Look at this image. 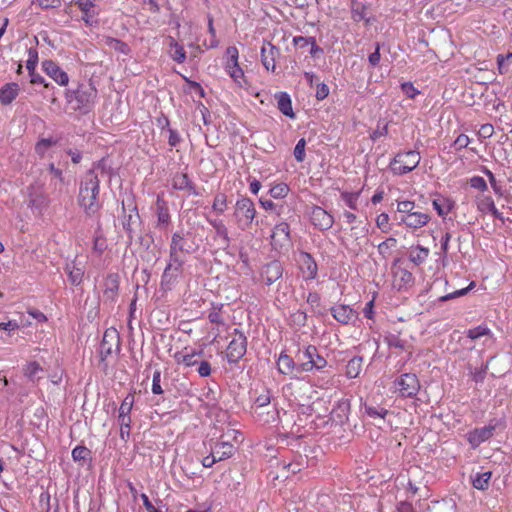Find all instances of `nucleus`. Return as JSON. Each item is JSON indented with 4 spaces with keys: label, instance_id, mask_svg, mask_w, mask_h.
Segmentation results:
<instances>
[{
    "label": "nucleus",
    "instance_id": "1",
    "mask_svg": "<svg viewBox=\"0 0 512 512\" xmlns=\"http://www.w3.org/2000/svg\"><path fill=\"white\" fill-rule=\"evenodd\" d=\"M99 192L100 180L94 169H90L80 183L78 194V204L89 217L95 215L101 208L98 200Z\"/></svg>",
    "mask_w": 512,
    "mask_h": 512
},
{
    "label": "nucleus",
    "instance_id": "2",
    "mask_svg": "<svg viewBox=\"0 0 512 512\" xmlns=\"http://www.w3.org/2000/svg\"><path fill=\"white\" fill-rule=\"evenodd\" d=\"M65 98L71 110L86 115L94 109L97 89L91 82L80 83L76 89H67Z\"/></svg>",
    "mask_w": 512,
    "mask_h": 512
},
{
    "label": "nucleus",
    "instance_id": "3",
    "mask_svg": "<svg viewBox=\"0 0 512 512\" xmlns=\"http://www.w3.org/2000/svg\"><path fill=\"white\" fill-rule=\"evenodd\" d=\"M256 213L254 202L246 196H241L234 205L232 216L237 227L246 231L251 227Z\"/></svg>",
    "mask_w": 512,
    "mask_h": 512
},
{
    "label": "nucleus",
    "instance_id": "4",
    "mask_svg": "<svg viewBox=\"0 0 512 512\" xmlns=\"http://www.w3.org/2000/svg\"><path fill=\"white\" fill-rule=\"evenodd\" d=\"M122 210V227L127 233V243L130 245L137 230L140 228L142 221L138 213L137 206L132 198H128L126 201H122Z\"/></svg>",
    "mask_w": 512,
    "mask_h": 512
},
{
    "label": "nucleus",
    "instance_id": "5",
    "mask_svg": "<svg viewBox=\"0 0 512 512\" xmlns=\"http://www.w3.org/2000/svg\"><path fill=\"white\" fill-rule=\"evenodd\" d=\"M421 161V154L417 150L410 149L400 152L390 162V169L394 175H405L415 169Z\"/></svg>",
    "mask_w": 512,
    "mask_h": 512
},
{
    "label": "nucleus",
    "instance_id": "6",
    "mask_svg": "<svg viewBox=\"0 0 512 512\" xmlns=\"http://www.w3.org/2000/svg\"><path fill=\"white\" fill-rule=\"evenodd\" d=\"M392 388L401 398H413L419 393L421 383L415 373H403L395 378Z\"/></svg>",
    "mask_w": 512,
    "mask_h": 512
},
{
    "label": "nucleus",
    "instance_id": "7",
    "mask_svg": "<svg viewBox=\"0 0 512 512\" xmlns=\"http://www.w3.org/2000/svg\"><path fill=\"white\" fill-rule=\"evenodd\" d=\"M184 261H176L169 259L160 281V291L167 293L171 291L178 282L183 272Z\"/></svg>",
    "mask_w": 512,
    "mask_h": 512
},
{
    "label": "nucleus",
    "instance_id": "8",
    "mask_svg": "<svg viewBox=\"0 0 512 512\" xmlns=\"http://www.w3.org/2000/svg\"><path fill=\"white\" fill-rule=\"evenodd\" d=\"M234 333L238 338H234L227 347L226 357L231 364H236L245 355L247 350V338L239 329H235Z\"/></svg>",
    "mask_w": 512,
    "mask_h": 512
},
{
    "label": "nucleus",
    "instance_id": "9",
    "mask_svg": "<svg viewBox=\"0 0 512 512\" xmlns=\"http://www.w3.org/2000/svg\"><path fill=\"white\" fill-rule=\"evenodd\" d=\"M192 252V247L188 245L187 240L184 238L182 233L175 232L172 234L171 243L169 246V259L185 262L182 254H191Z\"/></svg>",
    "mask_w": 512,
    "mask_h": 512
},
{
    "label": "nucleus",
    "instance_id": "10",
    "mask_svg": "<svg viewBox=\"0 0 512 512\" xmlns=\"http://www.w3.org/2000/svg\"><path fill=\"white\" fill-rule=\"evenodd\" d=\"M283 272L282 263L279 260H272L261 267L260 278L267 286H270L282 277Z\"/></svg>",
    "mask_w": 512,
    "mask_h": 512
},
{
    "label": "nucleus",
    "instance_id": "11",
    "mask_svg": "<svg viewBox=\"0 0 512 512\" xmlns=\"http://www.w3.org/2000/svg\"><path fill=\"white\" fill-rule=\"evenodd\" d=\"M226 54L228 56L226 71L230 77L242 87L241 80L245 83L246 81L244 80V72L238 64V49L235 46H229L226 50Z\"/></svg>",
    "mask_w": 512,
    "mask_h": 512
},
{
    "label": "nucleus",
    "instance_id": "12",
    "mask_svg": "<svg viewBox=\"0 0 512 512\" xmlns=\"http://www.w3.org/2000/svg\"><path fill=\"white\" fill-rule=\"evenodd\" d=\"M120 350V337L115 329H107L100 343V358L105 361L113 353V347Z\"/></svg>",
    "mask_w": 512,
    "mask_h": 512
},
{
    "label": "nucleus",
    "instance_id": "13",
    "mask_svg": "<svg viewBox=\"0 0 512 512\" xmlns=\"http://www.w3.org/2000/svg\"><path fill=\"white\" fill-rule=\"evenodd\" d=\"M120 276L118 273H109L104 280L103 299L104 303L113 304L119 294Z\"/></svg>",
    "mask_w": 512,
    "mask_h": 512
},
{
    "label": "nucleus",
    "instance_id": "14",
    "mask_svg": "<svg viewBox=\"0 0 512 512\" xmlns=\"http://www.w3.org/2000/svg\"><path fill=\"white\" fill-rule=\"evenodd\" d=\"M414 284V277L411 271L396 267L392 271V286L398 291H404L410 289Z\"/></svg>",
    "mask_w": 512,
    "mask_h": 512
},
{
    "label": "nucleus",
    "instance_id": "15",
    "mask_svg": "<svg viewBox=\"0 0 512 512\" xmlns=\"http://www.w3.org/2000/svg\"><path fill=\"white\" fill-rule=\"evenodd\" d=\"M280 55V49L271 42L264 41L261 47V62L266 70L275 72L276 59Z\"/></svg>",
    "mask_w": 512,
    "mask_h": 512
},
{
    "label": "nucleus",
    "instance_id": "16",
    "mask_svg": "<svg viewBox=\"0 0 512 512\" xmlns=\"http://www.w3.org/2000/svg\"><path fill=\"white\" fill-rule=\"evenodd\" d=\"M297 263L303 274V277L306 280H312L316 278L318 267L311 254L303 251L300 252L297 258Z\"/></svg>",
    "mask_w": 512,
    "mask_h": 512
},
{
    "label": "nucleus",
    "instance_id": "17",
    "mask_svg": "<svg viewBox=\"0 0 512 512\" xmlns=\"http://www.w3.org/2000/svg\"><path fill=\"white\" fill-rule=\"evenodd\" d=\"M495 433V426L488 425L481 428H475L467 433V441L473 449L478 447L482 442L492 438Z\"/></svg>",
    "mask_w": 512,
    "mask_h": 512
},
{
    "label": "nucleus",
    "instance_id": "18",
    "mask_svg": "<svg viewBox=\"0 0 512 512\" xmlns=\"http://www.w3.org/2000/svg\"><path fill=\"white\" fill-rule=\"evenodd\" d=\"M311 223L320 230H327L333 224V217L319 206L312 207L310 211Z\"/></svg>",
    "mask_w": 512,
    "mask_h": 512
},
{
    "label": "nucleus",
    "instance_id": "19",
    "mask_svg": "<svg viewBox=\"0 0 512 512\" xmlns=\"http://www.w3.org/2000/svg\"><path fill=\"white\" fill-rule=\"evenodd\" d=\"M42 69L51 77L56 83L61 86H66L69 82L68 74L63 71L54 61L45 60L42 62Z\"/></svg>",
    "mask_w": 512,
    "mask_h": 512
},
{
    "label": "nucleus",
    "instance_id": "20",
    "mask_svg": "<svg viewBox=\"0 0 512 512\" xmlns=\"http://www.w3.org/2000/svg\"><path fill=\"white\" fill-rule=\"evenodd\" d=\"M172 188L178 191H187L190 195L201 196V193L186 173L177 172L174 174Z\"/></svg>",
    "mask_w": 512,
    "mask_h": 512
},
{
    "label": "nucleus",
    "instance_id": "21",
    "mask_svg": "<svg viewBox=\"0 0 512 512\" xmlns=\"http://www.w3.org/2000/svg\"><path fill=\"white\" fill-rule=\"evenodd\" d=\"M477 210L482 214H492L496 218H501L502 214L495 205V201L488 194L480 193L475 198Z\"/></svg>",
    "mask_w": 512,
    "mask_h": 512
},
{
    "label": "nucleus",
    "instance_id": "22",
    "mask_svg": "<svg viewBox=\"0 0 512 512\" xmlns=\"http://www.w3.org/2000/svg\"><path fill=\"white\" fill-rule=\"evenodd\" d=\"M310 349V345L304 346L303 348L298 347L295 352L294 359L296 363V374H300L303 372L312 371V366L310 365V356L312 355Z\"/></svg>",
    "mask_w": 512,
    "mask_h": 512
},
{
    "label": "nucleus",
    "instance_id": "23",
    "mask_svg": "<svg viewBox=\"0 0 512 512\" xmlns=\"http://www.w3.org/2000/svg\"><path fill=\"white\" fill-rule=\"evenodd\" d=\"M212 455H215L217 462L226 460L232 457L236 451L234 445L227 441H217L210 446Z\"/></svg>",
    "mask_w": 512,
    "mask_h": 512
},
{
    "label": "nucleus",
    "instance_id": "24",
    "mask_svg": "<svg viewBox=\"0 0 512 512\" xmlns=\"http://www.w3.org/2000/svg\"><path fill=\"white\" fill-rule=\"evenodd\" d=\"M272 244L280 247L290 242V227L288 223L281 222L277 224L271 234Z\"/></svg>",
    "mask_w": 512,
    "mask_h": 512
},
{
    "label": "nucleus",
    "instance_id": "25",
    "mask_svg": "<svg viewBox=\"0 0 512 512\" xmlns=\"http://www.w3.org/2000/svg\"><path fill=\"white\" fill-rule=\"evenodd\" d=\"M430 222L431 215L416 206V210L410 215V218L407 219V223L404 226L416 230L426 226Z\"/></svg>",
    "mask_w": 512,
    "mask_h": 512
},
{
    "label": "nucleus",
    "instance_id": "26",
    "mask_svg": "<svg viewBox=\"0 0 512 512\" xmlns=\"http://www.w3.org/2000/svg\"><path fill=\"white\" fill-rule=\"evenodd\" d=\"M465 334L466 337L473 342L480 339H484L482 343L493 340V332L486 325H479L477 327L470 328L465 332Z\"/></svg>",
    "mask_w": 512,
    "mask_h": 512
},
{
    "label": "nucleus",
    "instance_id": "27",
    "mask_svg": "<svg viewBox=\"0 0 512 512\" xmlns=\"http://www.w3.org/2000/svg\"><path fill=\"white\" fill-rule=\"evenodd\" d=\"M277 369L283 375L296 374V363L294 356L282 352L277 360Z\"/></svg>",
    "mask_w": 512,
    "mask_h": 512
},
{
    "label": "nucleus",
    "instance_id": "28",
    "mask_svg": "<svg viewBox=\"0 0 512 512\" xmlns=\"http://www.w3.org/2000/svg\"><path fill=\"white\" fill-rule=\"evenodd\" d=\"M19 91H20V87L17 83H15V82L6 83L0 89V102L3 105L11 104L18 96Z\"/></svg>",
    "mask_w": 512,
    "mask_h": 512
},
{
    "label": "nucleus",
    "instance_id": "29",
    "mask_svg": "<svg viewBox=\"0 0 512 512\" xmlns=\"http://www.w3.org/2000/svg\"><path fill=\"white\" fill-rule=\"evenodd\" d=\"M416 204L414 201L403 200L397 201V213L399 223L405 225L410 215L416 210Z\"/></svg>",
    "mask_w": 512,
    "mask_h": 512
},
{
    "label": "nucleus",
    "instance_id": "30",
    "mask_svg": "<svg viewBox=\"0 0 512 512\" xmlns=\"http://www.w3.org/2000/svg\"><path fill=\"white\" fill-rule=\"evenodd\" d=\"M275 97L278 101L277 107L280 110V112L285 116L294 119L295 113L292 108V101L290 95L286 92H279L275 95Z\"/></svg>",
    "mask_w": 512,
    "mask_h": 512
},
{
    "label": "nucleus",
    "instance_id": "31",
    "mask_svg": "<svg viewBox=\"0 0 512 512\" xmlns=\"http://www.w3.org/2000/svg\"><path fill=\"white\" fill-rule=\"evenodd\" d=\"M208 223L214 228L216 235L221 239L223 248H228L231 239L228 235V229L221 219H207Z\"/></svg>",
    "mask_w": 512,
    "mask_h": 512
},
{
    "label": "nucleus",
    "instance_id": "32",
    "mask_svg": "<svg viewBox=\"0 0 512 512\" xmlns=\"http://www.w3.org/2000/svg\"><path fill=\"white\" fill-rule=\"evenodd\" d=\"M65 272L68 275V279L72 285L81 284L84 276V271L76 263V260L68 262L65 266Z\"/></svg>",
    "mask_w": 512,
    "mask_h": 512
},
{
    "label": "nucleus",
    "instance_id": "33",
    "mask_svg": "<svg viewBox=\"0 0 512 512\" xmlns=\"http://www.w3.org/2000/svg\"><path fill=\"white\" fill-rule=\"evenodd\" d=\"M72 459L80 466H85L86 464H90L92 462V452L86 446L77 445L72 450Z\"/></svg>",
    "mask_w": 512,
    "mask_h": 512
},
{
    "label": "nucleus",
    "instance_id": "34",
    "mask_svg": "<svg viewBox=\"0 0 512 512\" xmlns=\"http://www.w3.org/2000/svg\"><path fill=\"white\" fill-rule=\"evenodd\" d=\"M156 214L160 225H168L170 223V213L167 202L160 196L156 200Z\"/></svg>",
    "mask_w": 512,
    "mask_h": 512
},
{
    "label": "nucleus",
    "instance_id": "35",
    "mask_svg": "<svg viewBox=\"0 0 512 512\" xmlns=\"http://www.w3.org/2000/svg\"><path fill=\"white\" fill-rule=\"evenodd\" d=\"M333 317L340 323L348 324L352 314V308L349 305H336L331 308Z\"/></svg>",
    "mask_w": 512,
    "mask_h": 512
},
{
    "label": "nucleus",
    "instance_id": "36",
    "mask_svg": "<svg viewBox=\"0 0 512 512\" xmlns=\"http://www.w3.org/2000/svg\"><path fill=\"white\" fill-rule=\"evenodd\" d=\"M432 206L438 215L445 217L453 209V202L449 198L438 197L432 201Z\"/></svg>",
    "mask_w": 512,
    "mask_h": 512
},
{
    "label": "nucleus",
    "instance_id": "37",
    "mask_svg": "<svg viewBox=\"0 0 512 512\" xmlns=\"http://www.w3.org/2000/svg\"><path fill=\"white\" fill-rule=\"evenodd\" d=\"M202 354H203V351H201V350L198 352L193 351L191 353L183 354V355L176 354L175 358H176L177 363L183 364L186 367H192V366L198 365V363L201 361V360H199V358L202 356Z\"/></svg>",
    "mask_w": 512,
    "mask_h": 512
},
{
    "label": "nucleus",
    "instance_id": "38",
    "mask_svg": "<svg viewBox=\"0 0 512 512\" xmlns=\"http://www.w3.org/2000/svg\"><path fill=\"white\" fill-rule=\"evenodd\" d=\"M103 42L109 48L118 51L124 55H128L131 51L127 43L113 37L106 36L103 38Z\"/></svg>",
    "mask_w": 512,
    "mask_h": 512
},
{
    "label": "nucleus",
    "instance_id": "39",
    "mask_svg": "<svg viewBox=\"0 0 512 512\" xmlns=\"http://www.w3.org/2000/svg\"><path fill=\"white\" fill-rule=\"evenodd\" d=\"M429 255V248L417 245L415 247H412L410 250V261H412L415 264H421L429 257Z\"/></svg>",
    "mask_w": 512,
    "mask_h": 512
},
{
    "label": "nucleus",
    "instance_id": "40",
    "mask_svg": "<svg viewBox=\"0 0 512 512\" xmlns=\"http://www.w3.org/2000/svg\"><path fill=\"white\" fill-rule=\"evenodd\" d=\"M398 245V240L394 237H389L386 240H384L382 243L378 246V252L380 255L384 258H390L392 255V252L396 249Z\"/></svg>",
    "mask_w": 512,
    "mask_h": 512
},
{
    "label": "nucleus",
    "instance_id": "41",
    "mask_svg": "<svg viewBox=\"0 0 512 512\" xmlns=\"http://www.w3.org/2000/svg\"><path fill=\"white\" fill-rule=\"evenodd\" d=\"M491 472L478 473L472 477V486L479 490H486L489 487Z\"/></svg>",
    "mask_w": 512,
    "mask_h": 512
},
{
    "label": "nucleus",
    "instance_id": "42",
    "mask_svg": "<svg viewBox=\"0 0 512 512\" xmlns=\"http://www.w3.org/2000/svg\"><path fill=\"white\" fill-rule=\"evenodd\" d=\"M310 349L312 350L311 352H313L309 358L312 370H321L325 368L327 365V360L319 354V351L315 346L310 345Z\"/></svg>",
    "mask_w": 512,
    "mask_h": 512
},
{
    "label": "nucleus",
    "instance_id": "43",
    "mask_svg": "<svg viewBox=\"0 0 512 512\" xmlns=\"http://www.w3.org/2000/svg\"><path fill=\"white\" fill-rule=\"evenodd\" d=\"M223 304H212V308L208 314V319L211 323L217 325H224L225 321L222 315Z\"/></svg>",
    "mask_w": 512,
    "mask_h": 512
},
{
    "label": "nucleus",
    "instance_id": "44",
    "mask_svg": "<svg viewBox=\"0 0 512 512\" xmlns=\"http://www.w3.org/2000/svg\"><path fill=\"white\" fill-rule=\"evenodd\" d=\"M170 47L172 51V59L177 63H183L186 59V52L184 50V47L178 44V42H176L174 39H171Z\"/></svg>",
    "mask_w": 512,
    "mask_h": 512
},
{
    "label": "nucleus",
    "instance_id": "45",
    "mask_svg": "<svg viewBox=\"0 0 512 512\" xmlns=\"http://www.w3.org/2000/svg\"><path fill=\"white\" fill-rule=\"evenodd\" d=\"M58 143V140L53 138V137H49V138H41L35 145V151L38 155H40L41 157L44 156V154L46 153V151L56 145Z\"/></svg>",
    "mask_w": 512,
    "mask_h": 512
},
{
    "label": "nucleus",
    "instance_id": "46",
    "mask_svg": "<svg viewBox=\"0 0 512 512\" xmlns=\"http://www.w3.org/2000/svg\"><path fill=\"white\" fill-rule=\"evenodd\" d=\"M212 209L218 214L224 213L227 209V196L224 193H218L215 195Z\"/></svg>",
    "mask_w": 512,
    "mask_h": 512
},
{
    "label": "nucleus",
    "instance_id": "47",
    "mask_svg": "<svg viewBox=\"0 0 512 512\" xmlns=\"http://www.w3.org/2000/svg\"><path fill=\"white\" fill-rule=\"evenodd\" d=\"M512 63V53L506 55L499 54L497 56V65L500 74H505L509 70L510 64Z\"/></svg>",
    "mask_w": 512,
    "mask_h": 512
},
{
    "label": "nucleus",
    "instance_id": "48",
    "mask_svg": "<svg viewBox=\"0 0 512 512\" xmlns=\"http://www.w3.org/2000/svg\"><path fill=\"white\" fill-rule=\"evenodd\" d=\"M288 192H289V187L285 183L276 184L269 190L270 196L275 199H280V198L286 197Z\"/></svg>",
    "mask_w": 512,
    "mask_h": 512
},
{
    "label": "nucleus",
    "instance_id": "49",
    "mask_svg": "<svg viewBox=\"0 0 512 512\" xmlns=\"http://www.w3.org/2000/svg\"><path fill=\"white\" fill-rule=\"evenodd\" d=\"M365 412L368 417L384 419L390 411L384 407H373L365 405Z\"/></svg>",
    "mask_w": 512,
    "mask_h": 512
},
{
    "label": "nucleus",
    "instance_id": "50",
    "mask_svg": "<svg viewBox=\"0 0 512 512\" xmlns=\"http://www.w3.org/2000/svg\"><path fill=\"white\" fill-rule=\"evenodd\" d=\"M473 287H474V282H471L468 286H466L463 289L456 290L452 293H448V294L440 296L439 301L446 302V301H450V299L463 296V295L467 294L471 289H473Z\"/></svg>",
    "mask_w": 512,
    "mask_h": 512
},
{
    "label": "nucleus",
    "instance_id": "51",
    "mask_svg": "<svg viewBox=\"0 0 512 512\" xmlns=\"http://www.w3.org/2000/svg\"><path fill=\"white\" fill-rule=\"evenodd\" d=\"M38 63V51L36 48H29L28 49V59L26 61V68L29 73H32L35 71V68Z\"/></svg>",
    "mask_w": 512,
    "mask_h": 512
},
{
    "label": "nucleus",
    "instance_id": "52",
    "mask_svg": "<svg viewBox=\"0 0 512 512\" xmlns=\"http://www.w3.org/2000/svg\"><path fill=\"white\" fill-rule=\"evenodd\" d=\"M76 5L81 10L82 13H84L87 17H93L94 11L93 8L95 4L91 0H77Z\"/></svg>",
    "mask_w": 512,
    "mask_h": 512
},
{
    "label": "nucleus",
    "instance_id": "53",
    "mask_svg": "<svg viewBox=\"0 0 512 512\" xmlns=\"http://www.w3.org/2000/svg\"><path fill=\"white\" fill-rule=\"evenodd\" d=\"M484 172H485V175L489 179L490 186H491L492 190L494 191V193L497 194L499 197H503L504 192H503L502 186L496 180L492 171L489 169H485Z\"/></svg>",
    "mask_w": 512,
    "mask_h": 512
},
{
    "label": "nucleus",
    "instance_id": "54",
    "mask_svg": "<svg viewBox=\"0 0 512 512\" xmlns=\"http://www.w3.org/2000/svg\"><path fill=\"white\" fill-rule=\"evenodd\" d=\"M401 90L409 99H414L421 93V91L417 89L411 82L401 84Z\"/></svg>",
    "mask_w": 512,
    "mask_h": 512
},
{
    "label": "nucleus",
    "instance_id": "55",
    "mask_svg": "<svg viewBox=\"0 0 512 512\" xmlns=\"http://www.w3.org/2000/svg\"><path fill=\"white\" fill-rule=\"evenodd\" d=\"M134 404V395L129 393L119 407V414H130Z\"/></svg>",
    "mask_w": 512,
    "mask_h": 512
},
{
    "label": "nucleus",
    "instance_id": "56",
    "mask_svg": "<svg viewBox=\"0 0 512 512\" xmlns=\"http://www.w3.org/2000/svg\"><path fill=\"white\" fill-rule=\"evenodd\" d=\"M376 224L378 228H381L382 231H389L391 228L390 225V216L387 213H380L377 215Z\"/></svg>",
    "mask_w": 512,
    "mask_h": 512
},
{
    "label": "nucleus",
    "instance_id": "57",
    "mask_svg": "<svg viewBox=\"0 0 512 512\" xmlns=\"http://www.w3.org/2000/svg\"><path fill=\"white\" fill-rule=\"evenodd\" d=\"M305 146L306 141L304 138H301L294 148V157L298 162H302L305 159Z\"/></svg>",
    "mask_w": 512,
    "mask_h": 512
},
{
    "label": "nucleus",
    "instance_id": "58",
    "mask_svg": "<svg viewBox=\"0 0 512 512\" xmlns=\"http://www.w3.org/2000/svg\"><path fill=\"white\" fill-rule=\"evenodd\" d=\"M161 372L160 370H155L154 373H153V378H152V393L153 394H157V395H160V394H163V389L161 387Z\"/></svg>",
    "mask_w": 512,
    "mask_h": 512
},
{
    "label": "nucleus",
    "instance_id": "59",
    "mask_svg": "<svg viewBox=\"0 0 512 512\" xmlns=\"http://www.w3.org/2000/svg\"><path fill=\"white\" fill-rule=\"evenodd\" d=\"M470 185L472 188L480 190L482 193L488 189L486 181L480 176H473L470 179Z\"/></svg>",
    "mask_w": 512,
    "mask_h": 512
},
{
    "label": "nucleus",
    "instance_id": "60",
    "mask_svg": "<svg viewBox=\"0 0 512 512\" xmlns=\"http://www.w3.org/2000/svg\"><path fill=\"white\" fill-rule=\"evenodd\" d=\"M306 301L311 306V309L316 311L320 307L321 298L317 292H310Z\"/></svg>",
    "mask_w": 512,
    "mask_h": 512
},
{
    "label": "nucleus",
    "instance_id": "61",
    "mask_svg": "<svg viewBox=\"0 0 512 512\" xmlns=\"http://www.w3.org/2000/svg\"><path fill=\"white\" fill-rule=\"evenodd\" d=\"M487 369H488V364H484L481 366V368L475 369L474 372H472L473 381L475 383H482L485 378Z\"/></svg>",
    "mask_w": 512,
    "mask_h": 512
},
{
    "label": "nucleus",
    "instance_id": "62",
    "mask_svg": "<svg viewBox=\"0 0 512 512\" xmlns=\"http://www.w3.org/2000/svg\"><path fill=\"white\" fill-rule=\"evenodd\" d=\"M197 366V372L201 377H208L211 374V365L208 361L201 360Z\"/></svg>",
    "mask_w": 512,
    "mask_h": 512
},
{
    "label": "nucleus",
    "instance_id": "63",
    "mask_svg": "<svg viewBox=\"0 0 512 512\" xmlns=\"http://www.w3.org/2000/svg\"><path fill=\"white\" fill-rule=\"evenodd\" d=\"M495 133L494 126L492 124L486 123L482 124L480 130L478 132L479 136L482 138H490Z\"/></svg>",
    "mask_w": 512,
    "mask_h": 512
},
{
    "label": "nucleus",
    "instance_id": "64",
    "mask_svg": "<svg viewBox=\"0 0 512 512\" xmlns=\"http://www.w3.org/2000/svg\"><path fill=\"white\" fill-rule=\"evenodd\" d=\"M42 368L40 367V365L37 363V362H31L28 366H27V369H26V372L25 374L31 378V379H34L37 377L39 371H41Z\"/></svg>",
    "mask_w": 512,
    "mask_h": 512
}]
</instances>
